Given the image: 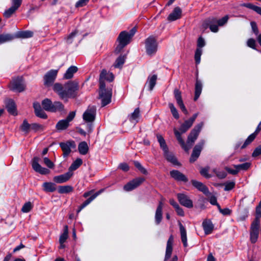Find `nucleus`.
Returning a JSON list of instances; mask_svg holds the SVG:
<instances>
[{
	"label": "nucleus",
	"instance_id": "1",
	"mask_svg": "<svg viewBox=\"0 0 261 261\" xmlns=\"http://www.w3.org/2000/svg\"><path fill=\"white\" fill-rule=\"evenodd\" d=\"M53 89L61 99L67 101L68 98H74L76 96L79 84L75 81H69L64 85L56 83L53 85Z\"/></svg>",
	"mask_w": 261,
	"mask_h": 261
},
{
	"label": "nucleus",
	"instance_id": "2",
	"mask_svg": "<svg viewBox=\"0 0 261 261\" xmlns=\"http://www.w3.org/2000/svg\"><path fill=\"white\" fill-rule=\"evenodd\" d=\"M114 76L112 72H107L106 69H102L99 76V97L101 100V106L105 107L111 101L112 90L106 88L105 80L110 82L113 81Z\"/></svg>",
	"mask_w": 261,
	"mask_h": 261
},
{
	"label": "nucleus",
	"instance_id": "3",
	"mask_svg": "<svg viewBox=\"0 0 261 261\" xmlns=\"http://www.w3.org/2000/svg\"><path fill=\"white\" fill-rule=\"evenodd\" d=\"M131 39L129 35L127 34V32L125 31L121 32L117 38L119 44L115 49V53L116 54L120 53L125 46L130 43Z\"/></svg>",
	"mask_w": 261,
	"mask_h": 261
},
{
	"label": "nucleus",
	"instance_id": "4",
	"mask_svg": "<svg viewBox=\"0 0 261 261\" xmlns=\"http://www.w3.org/2000/svg\"><path fill=\"white\" fill-rule=\"evenodd\" d=\"M146 53L150 56L154 54L158 49L156 38L153 36L148 37L145 41Z\"/></svg>",
	"mask_w": 261,
	"mask_h": 261
},
{
	"label": "nucleus",
	"instance_id": "5",
	"mask_svg": "<svg viewBox=\"0 0 261 261\" xmlns=\"http://www.w3.org/2000/svg\"><path fill=\"white\" fill-rule=\"evenodd\" d=\"M203 126V122H201L195 125V127L191 130L188 137L187 141V143L189 145V146H190V148L197 139L199 134Z\"/></svg>",
	"mask_w": 261,
	"mask_h": 261
},
{
	"label": "nucleus",
	"instance_id": "6",
	"mask_svg": "<svg viewBox=\"0 0 261 261\" xmlns=\"http://www.w3.org/2000/svg\"><path fill=\"white\" fill-rule=\"evenodd\" d=\"M25 87L23 77L22 76H17L13 78L11 82L10 88L12 91L21 92L24 90Z\"/></svg>",
	"mask_w": 261,
	"mask_h": 261
},
{
	"label": "nucleus",
	"instance_id": "7",
	"mask_svg": "<svg viewBox=\"0 0 261 261\" xmlns=\"http://www.w3.org/2000/svg\"><path fill=\"white\" fill-rule=\"evenodd\" d=\"M75 116V112L72 111L69 113L66 119L61 120L56 124V127L59 130H62L67 129L69 126L71 122Z\"/></svg>",
	"mask_w": 261,
	"mask_h": 261
},
{
	"label": "nucleus",
	"instance_id": "8",
	"mask_svg": "<svg viewBox=\"0 0 261 261\" xmlns=\"http://www.w3.org/2000/svg\"><path fill=\"white\" fill-rule=\"evenodd\" d=\"M58 70H50L44 76V85L45 87L52 86L57 77Z\"/></svg>",
	"mask_w": 261,
	"mask_h": 261
},
{
	"label": "nucleus",
	"instance_id": "9",
	"mask_svg": "<svg viewBox=\"0 0 261 261\" xmlns=\"http://www.w3.org/2000/svg\"><path fill=\"white\" fill-rule=\"evenodd\" d=\"M40 158L35 156L32 160V166L36 172L42 175H46L49 173L50 171L44 167H42L39 164Z\"/></svg>",
	"mask_w": 261,
	"mask_h": 261
},
{
	"label": "nucleus",
	"instance_id": "10",
	"mask_svg": "<svg viewBox=\"0 0 261 261\" xmlns=\"http://www.w3.org/2000/svg\"><path fill=\"white\" fill-rule=\"evenodd\" d=\"M198 115V113H195L189 119L185 120L180 125L179 130L181 133H185L193 125L196 118Z\"/></svg>",
	"mask_w": 261,
	"mask_h": 261
},
{
	"label": "nucleus",
	"instance_id": "11",
	"mask_svg": "<svg viewBox=\"0 0 261 261\" xmlns=\"http://www.w3.org/2000/svg\"><path fill=\"white\" fill-rule=\"evenodd\" d=\"M204 143V141L202 140L195 146L190 159V162H194L198 159L200 155V152L203 148Z\"/></svg>",
	"mask_w": 261,
	"mask_h": 261
},
{
	"label": "nucleus",
	"instance_id": "12",
	"mask_svg": "<svg viewBox=\"0 0 261 261\" xmlns=\"http://www.w3.org/2000/svg\"><path fill=\"white\" fill-rule=\"evenodd\" d=\"M60 146L63 152V156L65 157L68 155L71 152V148H75L76 145L73 141H69L66 142H61L60 143Z\"/></svg>",
	"mask_w": 261,
	"mask_h": 261
},
{
	"label": "nucleus",
	"instance_id": "13",
	"mask_svg": "<svg viewBox=\"0 0 261 261\" xmlns=\"http://www.w3.org/2000/svg\"><path fill=\"white\" fill-rule=\"evenodd\" d=\"M177 198L181 205L188 208L193 207V201L188 195L183 193H178L177 194Z\"/></svg>",
	"mask_w": 261,
	"mask_h": 261
},
{
	"label": "nucleus",
	"instance_id": "14",
	"mask_svg": "<svg viewBox=\"0 0 261 261\" xmlns=\"http://www.w3.org/2000/svg\"><path fill=\"white\" fill-rule=\"evenodd\" d=\"M96 108L94 106L89 107L83 114V119L87 122H91L95 120Z\"/></svg>",
	"mask_w": 261,
	"mask_h": 261
},
{
	"label": "nucleus",
	"instance_id": "15",
	"mask_svg": "<svg viewBox=\"0 0 261 261\" xmlns=\"http://www.w3.org/2000/svg\"><path fill=\"white\" fill-rule=\"evenodd\" d=\"M174 95L175 98L176 100L177 103L180 108L181 110L186 114L187 115L188 114V112L186 108L182 98H181V92L177 89H175L174 90Z\"/></svg>",
	"mask_w": 261,
	"mask_h": 261
},
{
	"label": "nucleus",
	"instance_id": "16",
	"mask_svg": "<svg viewBox=\"0 0 261 261\" xmlns=\"http://www.w3.org/2000/svg\"><path fill=\"white\" fill-rule=\"evenodd\" d=\"M174 95L175 98L176 100L177 103L180 108L181 110L186 114L187 115L188 114V112L186 108L182 98H181V92L177 89H175L174 90Z\"/></svg>",
	"mask_w": 261,
	"mask_h": 261
},
{
	"label": "nucleus",
	"instance_id": "17",
	"mask_svg": "<svg viewBox=\"0 0 261 261\" xmlns=\"http://www.w3.org/2000/svg\"><path fill=\"white\" fill-rule=\"evenodd\" d=\"M170 175L172 178L177 181H182L187 182L188 181V178L183 173L176 170H173L170 172Z\"/></svg>",
	"mask_w": 261,
	"mask_h": 261
},
{
	"label": "nucleus",
	"instance_id": "18",
	"mask_svg": "<svg viewBox=\"0 0 261 261\" xmlns=\"http://www.w3.org/2000/svg\"><path fill=\"white\" fill-rule=\"evenodd\" d=\"M73 173L68 171L67 172L54 177V181L58 184L64 183L68 181L72 176Z\"/></svg>",
	"mask_w": 261,
	"mask_h": 261
},
{
	"label": "nucleus",
	"instance_id": "19",
	"mask_svg": "<svg viewBox=\"0 0 261 261\" xmlns=\"http://www.w3.org/2000/svg\"><path fill=\"white\" fill-rule=\"evenodd\" d=\"M174 242V238L172 235H171L168 239L167 242L166 254L165 256V261L167 260L170 257L173 250V243Z\"/></svg>",
	"mask_w": 261,
	"mask_h": 261
},
{
	"label": "nucleus",
	"instance_id": "20",
	"mask_svg": "<svg viewBox=\"0 0 261 261\" xmlns=\"http://www.w3.org/2000/svg\"><path fill=\"white\" fill-rule=\"evenodd\" d=\"M5 103L8 112L13 115H16L17 113L15 102L12 99H9L6 100Z\"/></svg>",
	"mask_w": 261,
	"mask_h": 261
},
{
	"label": "nucleus",
	"instance_id": "21",
	"mask_svg": "<svg viewBox=\"0 0 261 261\" xmlns=\"http://www.w3.org/2000/svg\"><path fill=\"white\" fill-rule=\"evenodd\" d=\"M181 15V10L179 7H175L172 13L168 16L167 19L169 21H175L180 18Z\"/></svg>",
	"mask_w": 261,
	"mask_h": 261
},
{
	"label": "nucleus",
	"instance_id": "22",
	"mask_svg": "<svg viewBox=\"0 0 261 261\" xmlns=\"http://www.w3.org/2000/svg\"><path fill=\"white\" fill-rule=\"evenodd\" d=\"M191 183L195 188L202 192L205 195H207L209 193V190L207 187L201 182L196 180H192Z\"/></svg>",
	"mask_w": 261,
	"mask_h": 261
},
{
	"label": "nucleus",
	"instance_id": "23",
	"mask_svg": "<svg viewBox=\"0 0 261 261\" xmlns=\"http://www.w3.org/2000/svg\"><path fill=\"white\" fill-rule=\"evenodd\" d=\"M174 133L177 141H178L181 147L186 151H188L190 149V146H189L187 143V144H185V141L182 139L181 136V134L182 133L180 132L177 130L176 128L174 129Z\"/></svg>",
	"mask_w": 261,
	"mask_h": 261
},
{
	"label": "nucleus",
	"instance_id": "24",
	"mask_svg": "<svg viewBox=\"0 0 261 261\" xmlns=\"http://www.w3.org/2000/svg\"><path fill=\"white\" fill-rule=\"evenodd\" d=\"M261 130V121L258 124L255 133L251 134L246 140L243 145L242 146L241 148H245L247 145L251 143L255 138V133H258Z\"/></svg>",
	"mask_w": 261,
	"mask_h": 261
},
{
	"label": "nucleus",
	"instance_id": "25",
	"mask_svg": "<svg viewBox=\"0 0 261 261\" xmlns=\"http://www.w3.org/2000/svg\"><path fill=\"white\" fill-rule=\"evenodd\" d=\"M156 80L157 75L156 74H154L151 76H149L144 87H147L149 91H152L156 84Z\"/></svg>",
	"mask_w": 261,
	"mask_h": 261
},
{
	"label": "nucleus",
	"instance_id": "26",
	"mask_svg": "<svg viewBox=\"0 0 261 261\" xmlns=\"http://www.w3.org/2000/svg\"><path fill=\"white\" fill-rule=\"evenodd\" d=\"M202 226L205 234H209L211 233L214 229V225L210 220H205L202 222Z\"/></svg>",
	"mask_w": 261,
	"mask_h": 261
},
{
	"label": "nucleus",
	"instance_id": "27",
	"mask_svg": "<svg viewBox=\"0 0 261 261\" xmlns=\"http://www.w3.org/2000/svg\"><path fill=\"white\" fill-rule=\"evenodd\" d=\"M178 225L179 227L181 242L183 243L184 246L186 247L188 246L186 230L180 222H178Z\"/></svg>",
	"mask_w": 261,
	"mask_h": 261
},
{
	"label": "nucleus",
	"instance_id": "28",
	"mask_svg": "<svg viewBox=\"0 0 261 261\" xmlns=\"http://www.w3.org/2000/svg\"><path fill=\"white\" fill-rule=\"evenodd\" d=\"M202 89V84L200 81L198 80V79H196L195 87V96L194 98V100L196 101L199 97L200 96Z\"/></svg>",
	"mask_w": 261,
	"mask_h": 261
},
{
	"label": "nucleus",
	"instance_id": "29",
	"mask_svg": "<svg viewBox=\"0 0 261 261\" xmlns=\"http://www.w3.org/2000/svg\"><path fill=\"white\" fill-rule=\"evenodd\" d=\"M164 155L168 162L174 165H180V164L178 163L174 154L170 152L168 150H167V152L165 151L164 152Z\"/></svg>",
	"mask_w": 261,
	"mask_h": 261
},
{
	"label": "nucleus",
	"instance_id": "30",
	"mask_svg": "<svg viewBox=\"0 0 261 261\" xmlns=\"http://www.w3.org/2000/svg\"><path fill=\"white\" fill-rule=\"evenodd\" d=\"M77 71V68L74 66H71L66 70L63 76V79L68 80L71 79L73 76L74 73Z\"/></svg>",
	"mask_w": 261,
	"mask_h": 261
},
{
	"label": "nucleus",
	"instance_id": "31",
	"mask_svg": "<svg viewBox=\"0 0 261 261\" xmlns=\"http://www.w3.org/2000/svg\"><path fill=\"white\" fill-rule=\"evenodd\" d=\"M43 191L46 192H53L56 190V185L51 182H45L43 184Z\"/></svg>",
	"mask_w": 261,
	"mask_h": 261
},
{
	"label": "nucleus",
	"instance_id": "32",
	"mask_svg": "<svg viewBox=\"0 0 261 261\" xmlns=\"http://www.w3.org/2000/svg\"><path fill=\"white\" fill-rule=\"evenodd\" d=\"M53 103L50 99L48 98H45L42 101V105L43 108L45 111L51 112L54 111L53 110Z\"/></svg>",
	"mask_w": 261,
	"mask_h": 261
},
{
	"label": "nucleus",
	"instance_id": "33",
	"mask_svg": "<svg viewBox=\"0 0 261 261\" xmlns=\"http://www.w3.org/2000/svg\"><path fill=\"white\" fill-rule=\"evenodd\" d=\"M210 30L212 32L216 33L218 31V24L217 19L215 17H210Z\"/></svg>",
	"mask_w": 261,
	"mask_h": 261
},
{
	"label": "nucleus",
	"instance_id": "34",
	"mask_svg": "<svg viewBox=\"0 0 261 261\" xmlns=\"http://www.w3.org/2000/svg\"><path fill=\"white\" fill-rule=\"evenodd\" d=\"M33 32L31 31H20L17 33L15 38H29L32 37Z\"/></svg>",
	"mask_w": 261,
	"mask_h": 261
},
{
	"label": "nucleus",
	"instance_id": "35",
	"mask_svg": "<svg viewBox=\"0 0 261 261\" xmlns=\"http://www.w3.org/2000/svg\"><path fill=\"white\" fill-rule=\"evenodd\" d=\"M104 191V189H102L92 195H91L89 198H88L86 200H85L82 204L86 207L90 203H91L97 196L100 195L102 192Z\"/></svg>",
	"mask_w": 261,
	"mask_h": 261
},
{
	"label": "nucleus",
	"instance_id": "36",
	"mask_svg": "<svg viewBox=\"0 0 261 261\" xmlns=\"http://www.w3.org/2000/svg\"><path fill=\"white\" fill-rule=\"evenodd\" d=\"M82 163L83 161L82 159L80 158L76 159L69 168L68 171L72 172L73 171L79 168L82 165Z\"/></svg>",
	"mask_w": 261,
	"mask_h": 261
},
{
	"label": "nucleus",
	"instance_id": "37",
	"mask_svg": "<svg viewBox=\"0 0 261 261\" xmlns=\"http://www.w3.org/2000/svg\"><path fill=\"white\" fill-rule=\"evenodd\" d=\"M78 149L81 154H87L89 149L87 143L85 141L81 142L79 145Z\"/></svg>",
	"mask_w": 261,
	"mask_h": 261
},
{
	"label": "nucleus",
	"instance_id": "38",
	"mask_svg": "<svg viewBox=\"0 0 261 261\" xmlns=\"http://www.w3.org/2000/svg\"><path fill=\"white\" fill-rule=\"evenodd\" d=\"M15 36L10 34H3L0 35V44L12 40Z\"/></svg>",
	"mask_w": 261,
	"mask_h": 261
},
{
	"label": "nucleus",
	"instance_id": "39",
	"mask_svg": "<svg viewBox=\"0 0 261 261\" xmlns=\"http://www.w3.org/2000/svg\"><path fill=\"white\" fill-rule=\"evenodd\" d=\"M158 141L160 143V145L161 148L163 149L164 152L168 150V148L167 145H166L165 139L163 137L160 135H157L156 136Z\"/></svg>",
	"mask_w": 261,
	"mask_h": 261
},
{
	"label": "nucleus",
	"instance_id": "40",
	"mask_svg": "<svg viewBox=\"0 0 261 261\" xmlns=\"http://www.w3.org/2000/svg\"><path fill=\"white\" fill-rule=\"evenodd\" d=\"M140 117V110L138 108H136L133 113H132L129 117V120L131 122L135 121V123L138 122V119Z\"/></svg>",
	"mask_w": 261,
	"mask_h": 261
},
{
	"label": "nucleus",
	"instance_id": "41",
	"mask_svg": "<svg viewBox=\"0 0 261 261\" xmlns=\"http://www.w3.org/2000/svg\"><path fill=\"white\" fill-rule=\"evenodd\" d=\"M73 191L71 186H61L59 187L58 192L60 194L68 193Z\"/></svg>",
	"mask_w": 261,
	"mask_h": 261
},
{
	"label": "nucleus",
	"instance_id": "42",
	"mask_svg": "<svg viewBox=\"0 0 261 261\" xmlns=\"http://www.w3.org/2000/svg\"><path fill=\"white\" fill-rule=\"evenodd\" d=\"M251 166V164L249 162H246L241 164L234 165L233 167L237 169L239 172L241 170L245 171L248 170Z\"/></svg>",
	"mask_w": 261,
	"mask_h": 261
},
{
	"label": "nucleus",
	"instance_id": "43",
	"mask_svg": "<svg viewBox=\"0 0 261 261\" xmlns=\"http://www.w3.org/2000/svg\"><path fill=\"white\" fill-rule=\"evenodd\" d=\"M53 110L54 111L52 112H56L57 111L62 112L64 110V105L60 101H55L53 103Z\"/></svg>",
	"mask_w": 261,
	"mask_h": 261
},
{
	"label": "nucleus",
	"instance_id": "44",
	"mask_svg": "<svg viewBox=\"0 0 261 261\" xmlns=\"http://www.w3.org/2000/svg\"><path fill=\"white\" fill-rule=\"evenodd\" d=\"M125 59L126 57L125 56H120L116 60L115 63L114 65V67L115 68H120L122 67L125 62Z\"/></svg>",
	"mask_w": 261,
	"mask_h": 261
},
{
	"label": "nucleus",
	"instance_id": "45",
	"mask_svg": "<svg viewBox=\"0 0 261 261\" xmlns=\"http://www.w3.org/2000/svg\"><path fill=\"white\" fill-rule=\"evenodd\" d=\"M68 226L65 225L64 227V232L60 236L59 238V242L61 243H64L67 239L68 238Z\"/></svg>",
	"mask_w": 261,
	"mask_h": 261
},
{
	"label": "nucleus",
	"instance_id": "46",
	"mask_svg": "<svg viewBox=\"0 0 261 261\" xmlns=\"http://www.w3.org/2000/svg\"><path fill=\"white\" fill-rule=\"evenodd\" d=\"M162 210H160V208H156L155 214V223L158 225L160 223L162 220Z\"/></svg>",
	"mask_w": 261,
	"mask_h": 261
},
{
	"label": "nucleus",
	"instance_id": "47",
	"mask_svg": "<svg viewBox=\"0 0 261 261\" xmlns=\"http://www.w3.org/2000/svg\"><path fill=\"white\" fill-rule=\"evenodd\" d=\"M244 6L249 8L261 15V7L255 6L251 3L244 4Z\"/></svg>",
	"mask_w": 261,
	"mask_h": 261
},
{
	"label": "nucleus",
	"instance_id": "48",
	"mask_svg": "<svg viewBox=\"0 0 261 261\" xmlns=\"http://www.w3.org/2000/svg\"><path fill=\"white\" fill-rule=\"evenodd\" d=\"M260 217H256L251 225V230H258L260 224Z\"/></svg>",
	"mask_w": 261,
	"mask_h": 261
},
{
	"label": "nucleus",
	"instance_id": "49",
	"mask_svg": "<svg viewBox=\"0 0 261 261\" xmlns=\"http://www.w3.org/2000/svg\"><path fill=\"white\" fill-rule=\"evenodd\" d=\"M17 10L13 6H11L8 9L6 10L4 13V16L7 18H10L13 14H14L15 11Z\"/></svg>",
	"mask_w": 261,
	"mask_h": 261
},
{
	"label": "nucleus",
	"instance_id": "50",
	"mask_svg": "<svg viewBox=\"0 0 261 261\" xmlns=\"http://www.w3.org/2000/svg\"><path fill=\"white\" fill-rule=\"evenodd\" d=\"M145 179L143 177H138L132 180H131V182L134 186V189L139 186L144 181Z\"/></svg>",
	"mask_w": 261,
	"mask_h": 261
},
{
	"label": "nucleus",
	"instance_id": "51",
	"mask_svg": "<svg viewBox=\"0 0 261 261\" xmlns=\"http://www.w3.org/2000/svg\"><path fill=\"white\" fill-rule=\"evenodd\" d=\"M169 107L170 109L171 112L173 116L176 119H178L179 117L178 111L174 105L172 103H169Z\"/></svg>",
	"mask_w": 261,
	"mask_h": 261
},
{
	"label": "nucleus",
	"instance_id": "52",
	"mask_svg": "<svg viewBox=\"0 0 261 261\" xmlns=\"http://www.w3.org/2000/svg\"><path fill=\"white\" fill-rule=\"evenodd\" d=\"M258 237V230L250 229V241L251 243H254L257 241Z\"/></svg>",
	"mask_w": 261,
	"mask_h": 261
},
{
	"label": "nucleus",
	"instance_id": "53",
	"mask_svg": "<svg viewBox=\"0 0 261 261\" xmlns=\"http://www.w3.org/2000/svg\"><path fill=\"white\" fill-rule=\"evenodd\" d=\"M202 54L201 48H197L195 53V60L196 64H198L200 62V57Z\"/></svg>",
	"mask_w": 261,
	"mask_h": 261
},
{
	"label": "nucleus",
	"instance_id": "54",
	"mask_svg": "<svg viewBox=\"0 0 261 261\" xmlns=\"http://www.w3.org/2000/svg\"><path fill=\"white\" fill-rule=\"evenodd\" d=\"M31 124H30L26 120H24L21 125V129L23 132L28 133L31 129Z\"/></svg>",
	"mask_w": 261,
	"mask_h": 261
},
{
	"label": "nucleus",
	"instance_id": "55",
	"mask_svg": "<svg viewBox=\"0 0 261 261\" xmlns=\"http://www.w3.org/2000/svg\"><path fill=\"white\" fill-rule=\"evenodd\" d=\"M225 186L224 191H228L232 190L235 186V182L234 181H227L224 184Z\"/></svg>",
	"mask_w": 261,
	"mask_h": 261
},
{
	"label": "nucleus",
	"instance_id": "56",
	"mask_svg": "<svg viewBox=\"0 0 261 261\" xmlns=\"http://www.w3.org/2000/svg\"><path fill=\"white\" fill-rule=\"evenodd\" d=\"M214 172L216 174V176L220 179L225 178L227 175V173L223 170L215 169L214 170Z\"/></svg>",
	"mask_w": 261,
	"mask_h": 261
},
{
	"label": "nucleus",
	"instance_id": "57",
	"mask_svg": "<svg viewBox=\"0 0 261 261\" xmlns=\"http://www.w3.org/2000/svg\"><path fill=\"white\" fill-rule=\"evenodd\" d=\"M32 208V204L31 202H28L25 203L22 206L21 208L22 212L23 213H28L29 212L31 209Z\"/></svg>",
	"mask_w": 261,
	"mask_h": 261
},
{
	"label": "nucleus",
	"instance_id": "58",
	"mask_svg": "<svg viewBox=\"0 0 261 261\" xmlns=\"http://www.w3.org/2000/svg\"><path fill=\"white\" fill-rule=\"evenodd\" d=\"M247 45L248 47L253 49H256V42L254 39L250 38L247 40Z\"/></svg>",
	"mask_w": 261,
	"mask_h": 261
},
{
	"label": "nucleus",
	"instance_id": "59",
	"mask_svg": "<svg viewBox=\"0 0 261 261\" xmlns=\"http://www.w3.org/2000/svg\"><path fill=\"white\" fill-rule=\"evenodd\" d=\"M43 162L45 165L49 168H53L54 167V164L48 158L45 157L43 158Z\"/></svg>",
	"mask_w": 261,
	"mask_h": 261
},
{
	"label": "nucleus",
	"instance_id": "60",
	"mask_svg": "<svg viewBox=\"0 0 261 261\" xmlns=\"http://www.w3.org/2000/svg\"><path fill=\"white\" fill-rule=\"evenodd\" d=\"M35 115L41 118L42 119H46L47 117V115L46 113L44 112V111L42 109H41L40 111H38L35 113Z\"/></svg>",
	"mask_w": 261,
	"mask_h": 261
},
{
	"label": "nucleus",
	"instance_id": "61",
	"mask_svg": "<svg viewBox=\"0 0 261 261\" xmlns=\"http://www.w3.org/2000/svg\"><path fill=\"white\" fill-rule=\"evenodd\" d=\"M228 18H229L228 16L226 15L224 17H223V18H222L221 19L217 20L218 24L219 26H222L224 24H225L227 22V21L228 20Z\"/></svg>",
	"mask_w": 261,
	"mask_h": 261
},
{
	"label": "nucleus",
	"instance_id": "62",
	"mask_svg": "<svg viewBox=\"0 0 261 261\" xmlns=\"http://www.w3.org/2000/svg\"><path fill=\"white\" fill-rule=\"evenodd\" d=\"M78 32L76 30H75L74 31L72 32L71 34L69 35L67 38V41L68 43H71L72 42V39L74 38L76 34H77Z\"/></svg>",
	"mask_w": 261,
	"mask_h": 261
},
{
	"label": "nucleus",
	"instance_id": "63",
	"mask_svg": "<svg viewBox=\"0 0 261 261\" xmlns=\"http://www.w3.org/2000/svg\"><path fill=\"white\" fill-rule=\"evenodd\" d=\"M255 216L261 218V201L258 205L256 207Z\"/></svg>",
	"mask_w": 261,
	"mask_h": 261
},
{
	"label": "nucleus",
	"instance_id": "64",
	"mask_svg": "<svg viewBox=\"0 0 261 261\" xmlns=\"http://www.w3.org/2000/svg\"><path fill=\"white\" fill-rule=\"evenodd\" d=\"M261 154V145L256 147L252 153V156H257Z\"/></svg>",
	"mask_w": 261,
	"mask_h": 261
}]
</instances>
